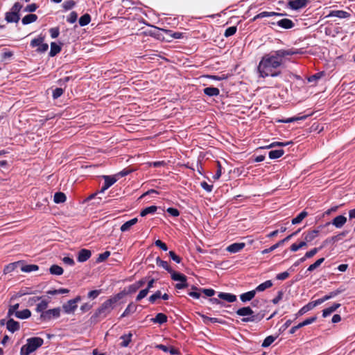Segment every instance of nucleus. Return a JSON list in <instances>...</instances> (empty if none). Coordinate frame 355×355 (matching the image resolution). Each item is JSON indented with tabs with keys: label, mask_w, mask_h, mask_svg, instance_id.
<instances>
[{
	"label": "nucleus",
	"mask_w": 355,
	"mask_h": 355,
	"mask_svg": "<svg viewBox=\"0 0 355 355\" xmlns=\"http://www.w3.org/2000/svg\"><path fill=\"white\" fill-rule=\"evenodd\" d=\"M295 53L296 52L291 49H279L263 55L257 67L259 76L266 78L279 76L281 71L278 69L283 64V58Z\"/></svg>",
	"instance_id": "nucleus-1"
},
{
	"label": "nucleus",
	"mask_w": 355,
	"mask_h": 355,
	"mask_svg": "<svg viewBox=\"0 0 355 355\" xmlns=\"http://www.w3.org/2000/svg\"><path fill=\"white\" fill-rule=\"evenodd\" d=\"M123 295L124 293H117L105 300L92 315L91 322L97 323L106 318L114 309L115 304L123 298Z\"/></svg>",
	"instance_id": "nucleus-2"
},
{
	"label": "nucleus",
	"mask_w": 355,
	"mask_h": 355,
	"mask_svg": "<svg viewBox=\"0 0 355 355\" xmlns=\"http://www.w3.org/2000/svg\"><path fill=\"white\" fill-rule=\"evenodd\" d=\"M44 343V340L40 337L29 338L26 340V344L24 345L20 349V355H29Z\"/></svg>",
	"instance_id": "nucleus-3"
},
{
	"label": "nucleus",
	"mask_w": 355,
	"mask_h": 355,
	"mask_svg": "<svg viewBox=\"0 0 355 355\" xmlns=\"http://www.w3.org/2000/svg\"><path fill=\"white\" fill-rule=\"evenodd\" d=\"M60 307L46 310L44 313L40 314V320L42 322H49L51 320L57 319L60 316Z\"/></svg>",
	"instance_id": "nucleus-4"
},
{
	"label": "nucleus",
	"mask_w": 355,
	"mask_h": 355,
	"mask_svg": "<svg viewBox=\"0 0 355 355\" xmlns=\"http://www.w3.org/2000/svg\"><path fill=\"white\" fill-rule=\"evenodd\" d=\"M309 3V0H288L287 8L293 10H298L305 8Z\"/></svg>",
	"instance_id": "nucleus-5"
},
{
	"label": "nucleus",
	"mask_w": 355,
	"mask_h": 355,
	"mask_svg": "<svg viewBox=\"0 0 355 355\" xmlns=\"http://www.w3.org/2000/svg\"><path fill=\"white\" fill-rule=\"evenodd\" d=\"M288 14L286 12H267L263 11L261 12L257 15H255L252 19V21H254L258 19L263 18V17H285L287 16Z\"/></svg>",
	"instance_id": "nucleus-6"
},
{
	"label": "nucleus",
	"mask_w": 355,
	"mask_h": 355,
	"mask_svg": "<svg viewBox=\"0 0 355 355\" xmlns=\"http://www.w3.org/2000/svg\"><path fill=\"white\" fill-rule=\"evenodd\" d=\"M316 320H317L316 316H312V317L305 319L304 321L300 322L298 324L293 327L289 330V334H294L297 331V330H298L299 329L313 323L314 322L316 321Z\"/></svg>",
	"instance_id": "nucleus-7"
},
{
	"label": "nucleus",
	"mask_w": 355,
	"mask_h": 355,
	"mask_svg": "<svg viewBox=\"0 0 355 355\" xmlns=\"http://www.w3.org/2000/svg\"><path fill=\"white\" fill-rule=\"evenodd\" d=\"M103 178L104 179V184L101 189L98 191V193H103L117 180L115 178L110 175H103Z\"/></svg>",
	"instance_id": "nucleus-8"
},
{
	"label": "nucleus",
	"mask_w": 355,
	"mask_h": 355,
	"mask_svg": "<svg viewBox=\"0 0 355 355\" xmlns=\"http://www.w3.org/2000/svg\"><path fill=\"white\" fill-rule=\"evenodd\" d=\"M347 222V218L343 215H339L336 216L331 222H329L326 223V225H329L330 224L335 226L336 228H341Z\"/></svg>",
	"instance_id": "nucleus-9"
},
{
	"label": "nucleus",
	"mask_w": 355,
	"mask_h": 355,
	"mask_svg": "<svg viewBox=\"0 0 355 355\" xmlns=\"http://www.w3.org/2000/svg\"><path fill=\"white\" fill-rule=\"evenodd\" d=\"M277 26L282 29H291L295 26V23L289 19L282 18L276 21Z\"/></svg>",
	"instance_id": "nucleus-10"
},
{
	"label": "nucleus",
	"mask_w": 355,
	"mask_h": 355,
	"mask_svg": "<svg viewBox=\"0 0 355 355\" xmlns=\"http://www.w3.org/2000/svg\"><path fill=\"white\" fill-rule=\"evenodd\" d=\"M92 256V252L89 250L83 248L81 249L77 256V261L80 263L87 261Z\"/></svg>",
	"instance_id": "nucleus-11"
},
{
	"label": "nucleus",
	"mask_w": 355,
	"mask_h": 355,
	"mask_svg": "<svg viewBox=\"0 0 355 355\" xmlns=\"http://www.w3.org/2000/svg\"><path fill=\"white\" fill-rule=\"evenodd\" d=\"M6 328L10 332L15 333L19 329L20 324L19 322L15 321L12 318H10L6 322Z\"/></svg>",
	"instance_id": "nucleus-12"
},
{
	"label": "nucleus",
	"mask_w": 355,
	"mask_h": 355,
	"mask_svg": "<svg viewBox=\"0 0 355 355\" xmlns=\"http://www.w3.org/2000/svg\"><path fill=\"white\" fill-rule=\"evenodd\" d=\"M78 306L71 300L62 305V309L67 314L73 313L77 309Z\"/></svg>",
	"instance_id": "nucleus-13"
},
{
	"label": "nucleus",
	"mask_w": 355,
	"mask_h": 355,
	"mask_svg": "<svg viewBox=\"0 0 355 355\" xmlns=\"http://www.w3.org/2000/svg\"><path fill=\"white\" fill-rule=\"evenodd\" d=\"M245 246V244L244 243H234L228 245L226 250L230 253H236L241 251Z\"/></svg>",
	"instance_id": "nucleus-14"
},
{
	"label": "nucleus",
	"mask_w": 355,
	"mask_h": 355,
	"mask_svg": "<svg viewBox=\"0 0 355 355\" xmlns=\"http://www.w3.org/2000/svg\"><path fill=\"white\" fill-rule=\"evenodd\" d=\"M236 313L239 316H243L244 318H246L251 317V315H253L254 311L250 306H244L237 309Z\"/></svg>",
	"instance_id": "nucleus-15"
},
{
	"label": "nucleus",
	"mask_w": 355,
	"mask_h": 355,
	"mask_svg": "<svg viewBox=\"0 0 355 355\" xmlns=\"http://www.w3.org/2000/svg\"><path fill=\"white\" fill-rule=\"evenodd\" d=\"M219 299L225 300L228 302H234L236 300V296L232 293L220 292L218 294Z\"/></svg>",
	"instance_id": "nucleus-16"
},
{
	"label": "nucleus",
	"mask_w": 355,
	"mask_h": 355,
	"mask_svg": "<svg viewBox=\"0 0 355 355\" xmlns=\"http://www.w3.org/2000/svg\"><path fill=\"white\" fill-rule=\"evenodd\" d=\"M264 317V314L263 313H258V314H254L253 313L252 315H251V317H246V318H243L241 319L242 322H258L259 321H261Z\"/></svg>",
	"instance_id": "nucleus-17"
},
{
	"label": "nucleus",
	"mask_w": 355,
	"mask_h": 355,
	"mask_svg": "<svg viewBox=\"0 0 355 355\" xmlns=\"http://www.w3.org/2000/svg\"><path fill=\"white\" fill-rule=\"evenodd\" d=\"M264 317V314L263 313H258V314H254L253 313L252 315H251V317H246V318H243L241 319L242 322H258L259 321H261Z\"/></svg>",
	"instance_id": "nucleus-18"
},
{
	"label": "nucleus",
	"mask_w": 355,
	"mask_h": 355,
	"mask_svg": "<svg viewBox=\"0 0 355 355\" xmlns=\"http://www.w3.org/2000/svg\"><path fill=\"white\" fill-rule=\"evenodd\" d=\"M39 269V266L36 264H24L21 262L20 270L24 272H31L37 271Z\"/></svg>",
	"instance_id": "nucleus-19"
},
{
	"label": "nucleus",
	"mask_w": 355,
	"mask_h": 355,
	"mask_svg": "<svg viewBox=\"0 0 355 355\" xmlns=\"http://www.w3.org/2000/svg\"><path fill=\"white\" fill-rule=\"evenodd\" d=\"M319 232L320 231L318 230H313L309 231L307 233H304L303 235L304 236L305 242L307 243L313 241L318 236Z\"/></svg>",
	"instance_id": "nucleus-20"
},
{
	"label": "nucleus",
	"mask_w": 355,
	"mask_h": 355,
	"mask_svg": "<svg viewBox=\"0 0 355 355\" xmlns=\"http://www.w3.org/2000/svg\"><path fill=\"white\" fill-rule=\"evenodd\" d=\"M169 273L171 274V279L173 281H176V282H179L187 281V276L182 273L174 271L173 270H172Z\"/></svg>",
	"instance_id": "nucleus-21"
},
{
	"label": "nucleus",
	"mask_w": 355,
	"mask_h": 355,
	"mask_svg": "<svg viewBox=\"0 0 355 355\" xmlns=\"http://www.w3.org/2000/svg\"><path fill=\"white\" fill-rule=\"evenodd\" d=\"M324 261V257L320 258L318 260H316L313 263L311 264L308 267V268L306 269V270L304 272V276H305V277L308 276L309 275L308 272H312L314 270H315L316 268H318Z\"/></svg>",
	"instance_id": "nucleus-22"
},
{
	"label": "nucleus",
	"mask_w": 355,
	"mask_h": 355,
	"mask_svg": "<svg viewBox=\"0 0 355 355\" xmlns=\"http://www.w3.org/2000/svg\"><path fill=\"white\" fill-rule=\"evenodd\" d=\"M20 19V15H16L12 12H6L5 14V20L8 23H17Z\"/></svg>",
	"instance_id": "nucleus-23"
},
{
	"label": "nucleus",
	"mask_w": 355,
	"mask_h": 355,
	"mask_svg": "<svg viewBox=\"0 0 355 355\" xmlns=\"http://www.w3.org/2000/svg\"><path fill=\"white\" fill-rule=\"evenodd\" d=\"M256 295V291L252 290L240 295V299L243 302H247L252 300Z\"/></svg>",
	"instance_id": "nucleus-24"
},
{
	"label": "nucleus",
	"mask_w": 355,
	"mask_h": 355,
	"mask_svg": "<svg viewBox=\"0 0 355 355\" xmlns=\"http://www.w3.org/2000/svg\"><path fill=\"white\" fill-rule=\"evenodd\" d=\"M349 14L344 10H331L327 17H338L340 19L347 18Z\"/></svg>",
	"instance_id": "nucleus-25"
},
{
	"label": "nucleus",
	"mask_w": 355,
	"mask_h": 355,
	"mask_svg": "<svg viewBox=\"0 0 355 355\" xmlns=\"http://www.w3.org/2000/svg\"><path fill=\"white\" fill-rule=\"evenodd\" d=\"M309 116V115L306 114V115H302L301 116H293V117L283 119L279 120L278 121L280 123H293V122L297 121L305 120Z\"/></svg>",
	"instance_id": "nucleus-26"
},
{
	"label": "nucleus",
	"mask_w": 355,
	"mask_h": 355,
	"mask_svg": "<svg viewBox=\"0 0 355 355\" xmlns=\"http://www.w3.org/2000/svg\"><path fill=\"white\" fill-rule=\"evenodd\" d=\"M37 18L35 14H28L22 18L21 23L23 25H28L36 21Z\"/></svg>",
	"instance_id": "nucleus-27"
},
{
	"label": "nucleus",
	"mask_w": 355,
	"mask_h": 355,
	"mask_svg": "<svg viewBox=\"0 0 355 355\" xmlns=\"http://www.w3.org/2000/svg\"><path fill=\"white\" fill-rule=\"evenodd\" d=\"M204 94L208 96H217L220 94V91L217 87H207L203 89Z\"/></svg>",
	"instance_id": "nucleus-28"
},
{
	"label": "nucleus",
	"mask_w": 355,
	"mask_h": 355,
	"mask_svg": "<svg viewBox=\"0 0 355 355\" xmlns=\"http://www.w3.org/2000/svg\"><path fill=\"white\" fill-rule=\"evenodd\" d=\"M153 323H158L162 324L167 322V316L162 313H157L155 318L150 319Z\"/></svg>",
	"instance_id": "nucleus-29"
},
{
	"label": "nucleus",
	"mask_w": 355,
	"mask_h": 355,
	"mask_svg": "<svg viewBox=\"0 0 355 355\" xmlns=\"http://www.w3.org/2000/svg\"><path fill=\"white\" fill-rule=\"evenodd\" d=\"M14 315L19 319L24 320L31 317V312L29 309H25L22 311H17Z\"/></svg>",
	"instance_id": "nucleus-30"
},
{
	"label": "nucleus",
	"mask_w": 355,
	"mask_h": 355,
	"mask_svg": "<svg viewBox=\"0 0 355 355\" xmlns=\"http://www.w3.org/2000/svg\"><path fill=\"white\" fill-rule=\"evenodd\" d=\"M137 310V306L134 304L132 302L130 303L123 313L121 315L120 318H125L128 315L133 313Z\"/></svg>",
	"instance_id": "nucleus-31"
},
{
	"label": "nucleus",
	"mask_w": 355,
	"mask_h": 355,
	"mask_svg": "<svg viewBox=\"0 0 355 355\" xmlns=\"http://www.w3.org/2000/svg\"><path fill=\"white\" fill-rule=\"evenodd\" d=\"M272 286V282L271 280H267L259 285H258L254 291L257 292H262Z\"/></svg>",
	"instance_id": "nucleus-32"
},
{
	"label": "nucleus",
	"mask_w": 355,
	"mask_h": 355,
	"mask_svg": "<svg viewBox=\"0 0 355 355\" xmlns=\"http://www.w3.org/2000/svg\"><path fill=\"white\" fill-rule=\"evenodd\" d=\"M62 50L61 46L53 42L51 43V49L49 52L50 57H54Z\"/></svg>",
	"instance_id": "nucleus-33"
},
{
	"label": "nucleus",
	"mask_w": 355,
	"mask_h": 355,
	"mask_svg": "<svg viewBox=\"0 0 355 355\" xmlns=\"http://www.w3.org/2000/svg\"><path fill=\"white\" fill-rule=\"evenodd\" d=\"M132 334L129 332L128 334H123L120 337V339L123 341L121 343V346L123 347H126L129 345L130 342L132 341Z\"/></svg>",
	"instance_id": "nucleus-34"
},
{
	"label": "nucleus",
	"mask_w": 355,
	"mask_h": 355,
	"mask_svg": "<svg viewBox=\"0 0 355 355\" xmlns=\"http://www.w3.org/2000/svg\"><path fill=\"white\" fill-rule=\"evenodd\" d=\"M345 291V288L343 286H340L339 288H338L336 290L334 291H331L330 292L329 294L326 295L324 296V300L327 301V300H329L331 298H334L336 296H337L338 295L342 293L343 292H344Z\"/></svg>",
	"instance_id": "nucleus-35"
},
{
	"label": "nucleus",
	"mask_w": 355,
	"mask_h": 355,
	"mask_svg": "<svg viewBox=\"0 0 355 355\" xmlns=\"http://www.w3.org/2000/svg\"><path fill=\"white\" fill-rule=\"evenodd\" d=\"M284 154L283 149L271 150L268 153V157L270 159H275L281 157Z\"/></svg>",
	"instance_id": "nucleus-36"
},
{
	"label": "nucleus",
	"mask_w": 355,
	"mask_h": 355,
	"mask_svg": "<svg viewBox=\"0 0 355 355\" xmlns=\"http://www.w3.org/2000/svg\"><path fill=\"white\" fill-rule=\"evenodd\" d=\"M137 218H134L126 221L121 226L120 230L123 232L128 231L132 225L137 223Z\"/></svg>",
	"instance_id": "nucleus-37"
},
{
	"label": "nucleus",
	"mask_w": 355,
	"mask_h": 355,
	"mask_svg": "<svg viewBox=\"0 0 355 355\" xmlns=\"http://www.w3.org/2000/svg\"><path fill=\"white\" fill-rule=\"evenodd\" d=\"M157 210V207L155 205H151L143 209L140 212V216L144 217L148 214H153Z\"/></svg>",
	"instance_id": "nucleus-38"
},
{
	"label": "nucleus",
	"mask_w": 355,
	"mask_h": 355,
	"mask_svg": "<svg viewBox=\"0 0 355 355\" xmlns=\"http://www.w3.org/2000/svg\"><path fill=\"white\" fill-rule=\"evenodd\" d=\"M67 200L66 195L62 192H56L53 196V201L56 204H60L65 202Z\"/></svg>",
	"instance_id": "nucleus-39"
},
{
	"label": "nucleus",
	"mask_w": 355,
	"mask_h": 355,
	"mask_svg": "<svg viewBox=\"0 0 355 355\" xmlns=\"http://www.w3.org/2000/svg\"><path fill=\"white\" fill-rule=\"evenodd\" d=\"M308 215V213L306 211H302L300 213H299L295 218L292 219V224L293 225H297L300 223L302 220L306 218Z\"/></svg>",
	"instance_id": "nucleus-40"
},
{
	"label": "nucleus",
	"mask_w": 355,
	"mask_h": 355,
	"mask_svg": "<svg viewBox=\"0 0 355 355\" xmlns=\"http://www.w3.org/2000/svg\"><path fill=\"white\" fill-rule=\"evenodd\" d=\"M20 264L21 262L19 261L9 263L4 267L3 272L5 274L10 273L13 272L18 266H20Z\"/></svg>",
	"instance_id": "nucleus-41"
},
{
	"label": "nucleus",
	"mask_w": 355,
	"mask_h": 355,
	"mask_svg": "<svg viewBox=\"0 0 355 355\" xmlns=\"http://www.w3.org/2000/svg\"><path fill=\"white\" fill-rule=\"evenodd\" d=\"M91 21V16L88 13L83 15L78 20V23L80 26H85L88 25Z\"/></svg>",
	"instance_id": "nucleus-42"
},
{
	"label": "nucleus",
	"mask_w": 355,
	"mask_h": 355,
	"mask_svg": "<svg viewBox=\"0 0 355 355\" xmlns=\"http://www.w3.org/2000/svg\"><path fill=\"white\" fill-rule=\"evenodd\" d=\"M63 271V268L56 264L52 265L49 268V272L53 275H61Z\"/></svg>",
	"instance_id": "nucleus-43"
},
{
	"label": "nucleus",
	"mask_w": 355,
	"mask_h": 355,
	"mask_svg": "<svg viewBox=\"0 0 355 355\" xmlns=\"http://www.w3.org/2000/svg\"><path fill=\"white\" fill-rule=\"evenodd\" d=\"M138 286L136 285L135 283L130 285L127 289H124L122 291L119 292V293H124L123 295V297H124L125 295L128 294H132L135 293L138 290Z\"/></svg>",
	"instance_id": "nucleus-44"
},
{
	"label": "nucleus",
	"mask_w": 355,
	"mask_h": 355,
	"mask_svg": "<svg viewBox=\"0 0 355 355\" xmlns=\"http://www.w3.org/2000/svg\"><path fill=\"white\" fill-rule=\"evenodd\" d=\"M156 264L159 267L165 269L168 273L173 270L168 264L167 261L162 260L159 257L156 258Z\"/></svg>",
	"instance_id": "nucleus-45"
},
{
	"label": "nucleus",
	"mask_w": 355,
	"mask_h": 355,
	"mask_svg": "<svg viewBox=\"0 0 355 355\" xmlns=\"http://www.w3.org/2000/svg\"><path fill=\"white\" fill-rule=\"evenodd\" d=\"M49 302L46 300H42L37 304L36 311L37 313H43L46 311Z\"/></svg>",
	"instance_id": "nucleus-46"
},
{
	"label": "nucleus",
	"mask_w": 355,
	"mask_h": 355,
	"mask_svg": "<svg viewBox=\"0 0 355 355\" xmlns=\"http://www.w3.org/2000/svg\"><path fill=\"white\" fill-rule=\"evenodd\" d=\"M199 315L201 316V318H202V320H203V322L205 324H208L209 322H213V323H222V322L218 319V318H210V317H208L204 314H201V313H199Z\"/></svg>",
	"instance_id": "nucleus-47"
},
{
	"label": "nucleus",
	"mask_w": 355,
	"mask_h": 355,
	"mask_svg": "<svg viewBox=\"0 0 355 355\" xmlns=\"http://www.w3.org/2000/svg\"><path fill=\"white\" fill-rule=\"evenodd\" d=\"M278 337V336H267L263 341L261 344L262 347H269Z\"/></svg>",
	"instance_id": "nucleus-48"
},
{
	"label": "nucleus",
	"mask_w": 355,
	"mask_h": 355,
	"mask_svg": "<svg viewBox=\"0 0 355 355\" xmlns=\"http://www.w3.org/2000/svg\"><path fill=\"white\" fill-rule=\"evenodd\" d=\"M323 248V246H320L319 248H314L311 249V250L306 252L303 258H304V260L306 261L307 259H310L313 257L314 255H315L321 249Z\"/></svg>",
	"instance_id": "nucleus-49"
},
{
	"label": "nucleus",
	"mask_w": 355,
	"mask_h": 355,
	"mask_svg": "<svg viewBox=\"0 0 355 355\" xmlns=\"http://www.w3.org/2000/svg\"><path fill=\"white\" fill-rule=\"evenodd\" d=\"M313 308L312 307L310 302L302 306L297 313L296 317L301 316L304 315V313H307L308 311L312 310Z\"/></svg>",
	"instance_id": "nucleus-50"
},
{
	"label": "nucleus",
	"mask_w": 355,
	"mask_h": 355,
	"mask_svg": "<svg viewBox=\"0 0 355 355\" xmlns=\"http://www.w3.org/2000/svg\"><path fill=\"white\" fill-rule=\"evenodd\" d=\"M306 245L307 243L306 242H305V241H302L299 243H293L291 245L290 249L292 252H296L300 248L306 246Z\"/></svg>",
	"instance_id": "nucleus-51"
},
{
	"label": "nucleus",
	"mask_w": 355,
	"mask_h": 355,
	"mask_svg": "<svg viewBox=\"0 0 355 355\" xmlns=\"http://www.w3.org/2000/svg\"><path fill=\"white\" fill-rule=\"evenodd\" d=\"M22 7V5L19 2H16L14 3V5L12 6V8L8 12L15 13L16 15H20L19 12Z\"/></svg>",
	"instance_id": "nucleus-52"
},
{
	"label": "nucleus",
	"mask_w": 355,
	"mask_h": 355,
	"mask_svg": "<svg viewBox=\"0 0 355 355\" xmlns=\"http://www.w3.org/2000/svg\"><path fill=\"white\" fill-rule=\"evenodd\" d=\"M281 245H282V242L278 241L277 243L272 245L270 248L264 249L263 250H262L261 251V254H266L270 253V252L274 251L275 250H276L277 248H278Z\"/></svg>",
	"instance_id": "nucleus-53"
},
{
	"label": "nucleus",
	"mask_w": 355,
	"mask_h": 355,
	"mask_svg": "<svg viewBox=\"0 0 355 355\" xmlns=\"http://www.w3.org/2000/svg\"><path fill=\"white\" fill-rule=\"evenodd\" d=\"M44 38L42 36H40L37 38H34L31 41L30 46L32 48H35L36 46L38 47L41 44V43L44 42Z\"/></svg>",
	"instance_id": "nucleus-54"
},
{
	"label": "nucleus",
	"mask_w": 355,
	"mask_h": 355,
	"mask_svg": "<svg viewBox=\"0 0 355 355\" xmlns=\"http://www.w3.org/2000/svg\"><path fill=\"white\" fill-rule=\"evenodd\" d=\"M291 143H292V142L291 141H288V142L276 141V142H273V143L270 144L268 146H266L264 147H261V148H274L276 146H286Z\"/></svg>",
	"instance_id": "nucleus-55"
},
{
	"label": "nucleus",
	"mask_w": 355,
	"mask_h": 355,
	"mask_svg": "<svg viewBox=\"0 0 355 355\" xmlns=\"http://www.w3.org/2000/svg\"><path fill=\"white\" fill-rule=\"evenodd\" d=\"M76 6V2L73 0H68L62 3V8L67 11L71 10Z\"/></svg>",
	"instance_id": "nucleus-56"
},
{
	"label": "nucleus",
	"mask_w": 355,
	"mask_h": 355,
	"mask_svg": "<svg viewBox=\"0 0 355 355\" xmlns=\"http://www.w3.org/2000/svg\"><path fill=\"white\" fill-rule=\"evenodd\" d=\"M38 5L36 3H31L27 5L23 10L24 12H29L30 14H33L32 12H35L38 8Z\"/></svg>",
	"instance_id": "nucleus-57"
},
{
	"label": "nucleus",
	"mask_w": 355,
	"mask_h": 355,
	"mask_svg": "<svg viewBox=\"0 0 355 355\" xmlns=\"http://www.w3.org/2000/svg\"><path fill=\"white\" fill-rule=\"evenodd\" d=\"M237 31V28L235 26L228 27L224 33V36L226 37H229L230 36L234 35Z\"/></svg>",
	"instance_id": "nucleus-58"
},
{
	"label": "nucleus",
	"mask_w": 355,
	"mask_h": 355,
	"mask_svg": "<svg viewBox=\"0 0 355 355\" xmlns=\"http://www.w3.org/2000/svg\"><path fill=\"white\" fill-rule=\"evenodd\" d=\"M19 304H18V303L10 306V307L8 309V313H7V316L8 317H11L12 315L15 314V313L17 311H18L17 309H19Z\"/></svg>",
	"instance_id": "nucleus-59"
},
{
	"label": "nucleus",
	"mask_w": 355,
	"mask_h": 355,
	"mask_svg": "<svg viewBox=\"0 0 355 355\" xmlns=\"http://www.w3.org/2000/svg\"><path fill=\"white\" fill-rule=\"evenodd\" d=\"M110 255V251H105L101 254H98V258L96 259L97 263H101L103 262L105 260H106Z\"/></svg>",
	"instance_id": "nucleus-60"
},
{
	"label": "nucleus",
	"mask_w": 355,
	"mask_h": 355,
	"mask_svg": "<svg viewBox=\"0 0 355 355\" xmlns=\"http://www.w3.org/2000/svg\"><path fill=\"white\" fill-rule=\"evenodd\" d=\"M102 293L101 289L92 290L87 293V297L91 300H95Z\"/></svg>",
	"instance_id": "nucleus-61"
},
{
	"label": "nucleus",
	"mask_w": 355,
	"mask_h": 355,
	"mask_svg": "<svg viewBox=\"0 0 355 355\" xmlns=\"http://www.w3.org/2000/svg\"><path fill=\"white\" fill-rule=\"evenodd\" d=\"M64 93V89L61 87H57L55 89L53 90V98L57 99L59 97H60Z\"/></svg>",
	"instance_id": "nucleus-62"
},
{
	"label": "nucleus",
	"mask_w": 355,
	"mask_h": 355,
	"mask_svg": "<svg viewBox=\"0 0 355 355\" xmlns=\"http://www.w3.org/2000/svg\"><path fill=\"white\" fill-rule=\"evenodd\" d=\"M161 296H162V293L160 291H157L155 293H153V295H151L149 298H148V300L150 303L153 304L155 303V302L157 300V299H159L161 298Z\"/></svg>",
	"instance_id": "nucleus-63"
},
{
	"label": "nucleus",
	"mask_w": 355,
	"mask_h": 355,
	"mask_svg": "<svg viewBox=\"0 0 355 355\" xmlns=\"http://www.w3.org/2000/svg\"><path fill=\"white\" fill-rule=\"evenodd\" d=\"M78 14L75 11H72L70 15L67 17V21L70 24H73L77 21Z\"/></svg>",
	"instance_id": "nucleus-64"
}]
</instances>
